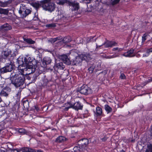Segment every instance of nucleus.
<instances>
[{"label":"nucleus","instance_id":"29","mask_svg":"<svg viewBox=\"0 0 152 152\" xmlns=\"http://www.w3.org/2000/svg\"><path fill=\"white\" fill-rule=\"evenodd\" d=\"M44 61L46 64H49L51 61V60L50 58H46Z\"/></svg>","mask_w":152,"mask_h":152},{"label":"nucleus","instance_id":"22","mask_svg":"<svg viewBox=\"0 0 152 152\" xmlns=\"http://www.w3.org/2000/svg\"><path fill=\"white\" fill-rule=\"evenodd\" d=\"M23 40L25 41L27 43L29 44H34L35 43V41L32 40L31 39H30V38L26 39V38H24Z\"/></svg>","mask_w":152,"mask_h":152},{"label":"nucleus","instance_id":"39","mask_svg":"<svg viewBox=\"0 0 152 152\" xmlns=\"http://www.w3.org/2000/svg\"><path fill=\"white\" fill-rule=\"evenodd\" d=\"M152 81V78H150L149 79L148 81H146V82H145V84L144 85H146V84Z\"/></svg>","mask_w":152,"mask_h":152},{"label":"nucleus","instance_id":"5","mask_svg":"<svg viewBox=\"0 0 152 152\" xmlns=\"http://www.w3.org/2000/svg\"><path fill=\"white\" fill-rule=\"evenodd\" d=\"M79 91L81 94L84 95H87L92 92L91 89L85 85L82 86L79 89Z\"/></svg>","mask_w":152,"mask_h":152},{"label":"nucleus","instance_id":"31","mask_svg":"<svg viewBox=\"0 0 152 152\" xmlns=\"http://www.w3.org/2000/svg\"><path fill=\"white\" fill-rule=\"evenodd\" d=\"M148 34H144L142 36V42H145V40L147 39V37Z\"/></svg>","mask_w":152,"mask_h":152},{"label":"nucleus","instance_id":"51","mask_svg":"<svg viewBox=\"0 0 152 152\" xmlns=\"http://www.w3.org/2000/svg\"><path fill=\"white\" fill-rule=\"evenodd\" d=\"M35 108L37 110H39V109L38 108H36V107H35Z\"/></svg>","mask_w":152,"mask_h":152},{"label":"nucleus","instance_id":"25","mask_svg":"<svg viewBox=\"0 0 152 152\" xmlns=\"http://www.w3.org/2000/svg\"><path fill=\"white\" fill-rule=\"evenodd\" d=\"M9 12V10L7 9H4L0 8V13L5 15H7Z\"/></svg>","mask_w":152,"mask_h":152},{"label":"nucleus","instance_id":"41","mask_svg":"<svg viewBox=\"0 0 152 152\" xmlns=\"http://www.w3.org/2000/svg\"><path fill=\"white\" fill-rule=\"evenodd\" d=\"M19 151H18L17 150L15 149L11 151V152H19Z\"/></svg>","mask_w":152,"mask_h":152},{"label":"nucleus","instance_id":"52","mask_svg":"<svg viewBox=\"0 0 152 152\" xmlns=\"http://www.w3.org/2000/svg\"><path fill=\"white\" fill-rule=\"evenodd\" d=\"M121 152H125V151L123 150H122L121 151Z\"/></svg>","mask_w":152,"mask_h":152},{"label":"nucleus","instance_id":"6","mask_svg":"<svg viewBox=\"0 0 152 152\" xmlns=\"http://www.w3.org/2000/svg\"><path fill=\"white\" fill-rule=\"evenodd\" d=\"M13 69V66L12 62H10V63H7L5 66L0 69V72L1 73H4L7 72H11Z\"/></svg>","mask_w":152,"mask_h":152},{"label":"nucleus","instance_id":"15","mask_svg":"<svg viewBox=\"0 0 152 152\" xmlns=\"http://www.w3.org/2000/svg\"><path fill=\"white\" fill-rule=\"evenodd\" d=\"M95 114L96 116H99L102 115V108L99 107H96V110L94 111Z\"/></svg>","mask_w":152,"mask_h":152},{"label":"nucleus","instance_id":"45","mask_svg":"<svg viewBox=\"0 0 152 152\" xmlns=\"http://www.w3.org/2000/svg\"><path fill=\"white\" fill-rule=\"evenodd\" d=\"M93 37H92V38H91L90 39H89V40L88 42H92L93 41Z\"/></svg>","mask_w":152,"mask_h":152},{"label":"nucleus","instance_id":"32","mask_svg":"<svg viewBox=\"0 0 152 152\" xmlns=\"http://www.w3.org/2000/svg\"><path fill=\"white\" fill-rule=\"evenodd\" d=\"M18 131L21 134H25L26 133V130L23 128L19 129H18Z\"/></svg>","mask_w":152,"mask_h":152},{"label":"nucleus","instance_id":"49","mask_svg":"<svg viewBox=\"0 0 152 152\" xmlns=\"http://www.w3.org/2000/svg\"><path fill=\"white\" fill-rule=\"evenodd\" d=\"M37 152H43L42 151L38 150L37 151Z\"/></svg>","mask_w":152,"mask_h":152},{"label":"nucleus","instance_id":"11","mask_svg":"<svg viewBox=\"0 0 152 152\" xmlns=\"http://www.w3.org/2000/svg\"><path fill=\"white\" fill-rule=\"evenodd\" d=\"M134 51V50L131 49L127 52L124 53L123 55L126 57H133L135 56Z\"/></svg>","mask_w":152,"mask_h":152},{"label":"nucleus","instance_id":"24","mask_svg":"<svg viewBox=\"0 0 152 152\" xmlns=\"http://www.w3.org/2000/svg\"><path fill=\"white\" fill-rule=\"evenodd\" d=\"M9 55V53L7 51H3L2 53V57L4 59H5Z\"/></svg>","mask_w":152,"mask_h":152},{"label":"nucleus","instance_id":"37","mask_svg":"<svg viewBox=\"0 0 152 152\" xmlns=\"http://www.w3.org/2000/svg\"><path fill=\"white\" fill-rule=\"evenodd\" d=\"M117 57V56H105V58H107V59H110V58H113L114 57Z\"/></svg>","mask_w":152,"mask_h":152},{"label":"nucleus","instance_id":"17","mask_svg":"<svg viewBox=\"0 0 152 152\" xmlns=\"http://www.w3.org/2000/svg\"><path fill=\"white\" fill-rule=\"evenodd\" d=\"M83 105L80 103L79 102H77L74 104V109L75 110L82 109Z\"/></svg>","mask_w":152,"mask_h":152},{"label":"nucleus","instance_id":"16","mask_svg":"<svg viewBox=\"0 0 152 152\" xmlns=\"http://www.w3.org/2000/svg\"><path fill=\"white\" fill-rule=\"evenodd\" d=\"M23 152H36L35 150L28 148H23L20 149V151Z\"/></svg>","mask_w":152,"mask_h":152},{"label":"nucleus","instance_id":"40","mask_svg":"<svg viewBox=\"0 0 152 152\" xmlns=\"http://www.w3.org/2000/svg\"><path fill=\"white\" fill-rule=\"evenodd\" d=\"M147 51L148 53H152V48L148 49Z\"/></svg>","mask_w":152,"mask_h":152},{"label":"nucleus","instance_id":"38","mask_svg":"<svg viewBox=\"0 0 152 152\" xmlns=\"http://www.w3.org/2000/svg\"><path fill=\"white\" fill-rule=\"evenodd\" d=\"M120 77L121 79H124L126 78L125 75L123 73L121 74Z\"/></svg>","mask_w":152,"mask_h":152},{"label":"nucleus","instance_id":"42","mask_svg":"<svg viewBox=\"0 0 152 152\" xmlns=\"http://www.w3.org/2000/svg\"><path fill=\"white\" fill-rule=\"evenodd\" d=\"M118 49V47L114 48L113 49V51L117 50Z\"/></svg>","mask_w":152,"mask_h":152},{"label":"nucleus","instance_id":"48","mask_svg":"<svg viewBox=\"0 0 152 152\" xmlns=\"http://www.w3.org/2000/svg\"><path fill=\"white\" fill-rule=\"evenodd\" d=\"M0 152H6V151L4 150L0 149Z\"/></svg>","mask_w":152,"mask_h":152},{"label":"nucleus","instance_id":"44","mask_svg":"<svg viewBox=\"0 0 152 152\" xmlns=\"http://www.w3.org/2000/svg\"><path fill=\"white\" fill-rule=\"evenodd\" d=\"M4 85L0 84V88L1 89L4 87Z\"/></svg>","mask_w":152,"mask_h":152},{"label":"nucleus","instance_id":"27","mask_svg":"<svg viewBox=\"0 0 152 152\" xmlns=\"http://www.w3.org/2000/svg\"><path fill=\"white\" fill-rule=\"evenodd\" d=\"M145 152H152V144H148L147 145V149Z\"/></svg>","mask_w":152,"mask_h":152},{"label":"nucleus","instance_id":"21","mask_svg":"<svg viewBox=\"0 0 152 152\" xmlns=\"http://www.w3.org/2000/svg\"><path fill=\"white\" fill-rule=\"evenodd\" d=\"M64 12L62 10H59L58 11V18L59 19H61L64 18Z\"/></svg>","mask_w":152,"mask_h":152},{"label":"nucleus","instance_id":"2","mask_svg":"<svg viewBox=\"0 0 152 152\" xmlns=\"http://www.w3.org/2000/svg\"><path fill=\"white\" fill-rule=\"evenodd\" d=\"M40 5L43 10L50 12L54 11L56 8L55 4L50 0L41 1Z\"/></svg>","mask_w":152,"mask_h":152},{"label":"nucleus","instance_id":"13","mask_svg":"<svg viewBox=\"0 0 152 152\" xmlns=\"http://www.w3.org/2000/svg\"><path fill=\"white\" fill-rule=\"evenodd\" d=\"M11 27L10 25L7 23H6L3 25L0 26V31H7L10 30Z\"/></svg>","mask_w":152,"mask_h":152},{"label":"nucleus","instance_id":"18","mask_svg":"<svg viewBox=\"0 0 152 152\" xmlns=\"http://www.w3.org/2000/svg\"><path fill=\"white\" fill-rule=\"evenodd\" d=\"M66 138L64 137L61 136L58 137L56 139V141L58 142H61L66 141Z\"/></svg>","mask_w":152,"mask_h":152},{"label":"nucleus","instance_id":"30","mask_svg":"<svg viewBox=\"0 0 152 152\" xmlns=\"http://www.w3.org/2000/svg\"><path fill=\"white\" fill-rule=\"evenodd\" d=\"M29 102L27 101H24L23 102V106L25 109H27L28 107Z\"/></svg>","mask_w":152,"mask_h":152},{"label":"nucleus","instance_id":"9","mask_svg":"<svg viewBox=\"0 0 152 152\" xmlns=\"http://www.w3.org/2000/svg\"><path fill=\"white\" fill-rule=\"evenodd\" d=\"M59 58L62 60L64 62L68 65L71 64V62L68 58L67 56L66 55H63L60 56L59 57Z\"/></svg>","mask_w":152,"mask_h":152},{"label":"nucleus","instance_id":"53","mask_svg":"<svg viewBox=\"0 0 152 152\" xmlns=\"http://www.w3.org/2000/svg\"><path fill=\"white\" fill-rule=\"evenodd\" d=\"M1 101H2L1 99V98L0 97V102H1Z\"/></svg>","mask_w":152,"mask_h":152},{"label":"nucleus","instance_id":"20","mask_svg":"<svg viewBox=\"0 0 152 152\" xmlns=\"http://www.w3.org/2000/svg\"><path fill=\"white\" fill-rule=\"evenodd\" d=\"M104 108L105 110L108 113H110L112 111V108L107 104H105L104 105Z\"/></svg>","mask_w":152,"mask_h":152},{"label":"nucleus","instance_id":"1","mask_svg":"<svg viewBox=\"0 0 152 152\" xmlns=\"http://www.w3.org/2000/svg\"><path fill=\"white\" fill-rule=\"evenodd\" d=\"M24 63L20 64L18 66L19 69L20 70L21 72L18 74L15 73L11 75L10 79L12 83L16 87H18L23 85L24 80V76L22 74L24 71H28V73H33L34 72L35 68L33 67V64L31 58L27 56L24 59Z\"/></svg>","mask_w":152,"mask_h":152},{"label":"nucleus","instance_id":"14","mask_svg":"<svg viewBox=\"0 0 152 152\" xmlns=\"http://www.w3.org/2000/svg\"><path fill=\"white\" fill-rule=\"evenodd\" d=\"M54 67L55 69L56 68L58 69H63L65 67V66L62 62H60L57 63V62H56Z\"/></svg>","mask_w":152,"mask_h":152},{"label":"nucleus","instance_id":"54","mask_svg":"<svg viewBox=\"0 0 152 152\" xmlns=\"http://www.w3.org/2000/svg\"><path fill=\"white\" fill-rule=\"evenodd\" d=\"M96 39H94V40L93 41H96Z\"/></svg>","mask_w":152,"mask_h":152},{"label":"nucleus","instance_id":"7","mask_svg":"<svg viewBox=\"0 0 152 152\" xmlns=\"http://www.w3.org/2000/svg\"><path fill=\"white\" fill-rule=\"evenodd\" d=\"M89 143V140L86 139H83L80 140L78 142L79 146L83 148L84 150L86 149V148Z\"/></svg>","mask_w":152,"mask_h":152},{"label":"nucleus","instance_id":"33","mask_svg":"<svg viewBox=\"0 0 152 152\" xmlns=\"http://www.w3.org/2000/svg\"><path fill=\"white\" fill-rule=\"evenodd\" d=\"M120 0H113L111 1V4L113 5H115L118 4Z\"/></svg>","mask_w":152,"mask_h":152},{"label":"nucleus","instance_id":"12","mask_svg":"<svg viewBox=\"0 0 152 152\" xmlns=\"http://www.w3.org/2000/svg\"><path fill=\"white\" fill-rule=\"evenodd\" d=\"M117 44L115 42L112 41H107L103 43L105 48L111 47L115 46Z\"/></svg>","mask_w":152,"mask_h":152},{"label":"nucleus","instance_id":"19","mask_svg":"<svg viewBox=\"0 0 152 152\" xmlns=\"http://www.w3.org/2000/svg\"><path fill=\"white\" fill-rule=\"evenodd\" d=\"M10 4L9 1L3 2L0 1V6L2 7H5L7 6Z\"/></svg>","mask_w":152,"mask_h":152},{"label":"nucleus","instance_id":"10","mask_svg":"<svg viewBox=\"0 0 152 152\" xmlns=\"http://www.w3.org/2000/svg\"><path fill=\"white\" fill-rule=\"evenodd\" d=\"M11 91V89L10 88L6 87L2 89L0 92V94L1 96L7 97Z\"/></svg>","mask_w":152,"mask_h":152},{"label":"nucleus","instance_id":"50","mask_svg":"<svg viewBox=\"0 0 152 152\" xmlns=\"http://www.w3.org/2000/svg\"><path fill=\"white\" fill-rule=\"evenodd\" d=\"M83 117L84 118L87 117V115H84V114H83Z\"/></svg>","mask_w":152,"mask_h":152},{"label":"nucleus","instance_id":"46","mask_svg":"<svg viewBox=\"0 0 152 152\" xmlns=\"http://www.w3.org/2000/svg\"><path fill=\"white\" fill-rule=\"evenodd\" d=\"M102 140L103 141H104L106 140V139L105 137H104L102 139Z\"/></svg>","mask_w":152,"mask_h":152},{"label":"nucleus","instance_id":"26","mask_svg":"<svg viewBox=\"0 0 152 152\" xmlns=\"http://www.w3.org/2000/svg\"><path fill=\"white\" fill-rule=\"evenodd\" d=\"M71 41V39L69 37H65L62 40V42L64 43H66L70 42Z\"/></svg>","mask_w":152,"mask_h":152},{"label":"nucleus","instance_id":"4","mask_svg":"<svg viewBox=\"0 0 152 152\" xmlns=\"http://www.w3.org/2000/svg\"><path fill=\"white\" fill-rule=\"evenodd\" d=\"M66 3L68 4L70 9L72 11L77 10L80 8L79 3L76 1H67L66 0Z\"/></svg>","mask_w":152,"mask_h":152},{"label":"nucleus","instance_id":"8","mask_svg":"<svg viewBox=\"0 0 152 152\" xmlns=\"http://www.w3.org/2000/svg\"><path fill=\"white\" fill-rule=\"evenodd\" d=\"M31 11L30 10L26 9L25 10L23 8H20L19 10V13L21 15L20 17L23 18H25L27 15L31 13Z\"/></svg>","mask_w":152,"mask_h":152},{"label":"nucleus","instance_id":"47","mask_svg":"<svg viewBox=\"0 0 152 152\" xmlns=\"http://www.w3.org/2000/svg\"><path fill=\"white\" fill-rule=\"evenodd\" d=\"M122 50H123L121 48H118V49L117 50H118V51L119 52V51H122Z\"/></svg>","mask_w":152,"mask_h":152},{"label":"nucleus","instance_id":"23","mask_svg":"<svg viewBox=\"0 0 152 152\" xmlns=\"http://www.w3.org/2000/svg\"><path fill=\"white\" fill-rule=\"evenodd\" d=\"M73 150L75 152H80L81 151H84L83 148H82L80 146L79 147L77 146L74 147L73 148Z\"/></svg>","mask_w":152,"mask_h":152},{"label":"nucleus","instance_id":"3","mask_svg":"<svg viewBox=\"0 0 152 152\" xmlns=\"http://www.w3.org/2000/svg\"><path fill=\"white\" fill-rule=\"evenodd\" d=\"M91 59V56L88 53H86L77 56L74 59L71 61V64L73 65H77L80 64L83 60Z\"/></svg>","mask_w":152,"mask_h":152},{"label":"nucleus","instance_id":"36","mask_svg":"<svg viewBox=\"0 0 152 152\" xmlns=\"http://www.w3.org/2000/svg\"><path fill=\"white\" fill-rule=\"evenodd\" d=\"M47 27H55L56 25L54 24H49L46 25Z\"/></svg>","mask_w":152,"mask_h":152},{"label":"nucleus","instance_id":"34","mask_svg":"<svg viewBox=\"0 0 152 152\" xmlns=\"http://www.w3.org/2000/svg\"><path fill=\"white\" fill-rule=\"evenodd\" d=\"M67 104L69 105V106L66 108L67 110L70 108H73L74 109V104L71 102H68Z\"/></svg>","mask_w":152,"mask_h":152},{"label":"nucleus","instance_id":"28","mask_svg":"<svg viewBox=\"0 0 152 152\" xmlns=\"http://www.w3.org/2000/svg\"><path fill=\"white\" fill-rule=\"evenodd\" d=\"M32 5L33 7L36 8H39V6H41L40 5V4H39L38 2H35L33 3H32Z\"/></svg>","mask_w":152,"mask_h":152},{"label":"nucleus","instance_id":"43","mask_svg":"<svg viewBox=\"0 0 152 152\" xmlns=\"http://www.w3.org/2000/svg\"><path fill=\"white\" fill-rule=\"evenodd\" d=\"M104 45L103 43L101 45H98L96 44V48H98L99 47H100L101 46Z\"/></svg>","mask_w":152,"mask_h":152},{"label":"nucleus","instance_id":"35","mask_svg":"<svg viewBox=\"0 0 152 152\" xmlns=\"http://www.w3.org/2000/svg\"><path fill=\"white\" fill-rule=\"evenodd\" d=\"M58 39V38H56L54 39H50V41L51 43H53L55 42Z\"/></svg>","mask_w":152,"mask_h":152}]
</instances>
